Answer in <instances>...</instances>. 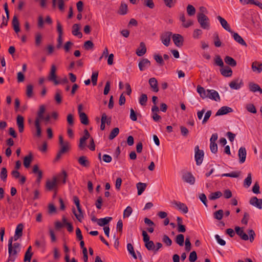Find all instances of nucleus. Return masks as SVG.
Instances as JSON below:
<instances>
[{
  "instance_id": "obj_35",
  "label": "nucleus",
  "mask_w": 262,
  "mask_h": 262,
  "mask_svg": "<svg viewBox=\"0 0 262 262\" xmlns=\"http://www.w3.org/2000/svg\"><path fill=\"white\" fill-rule=\"evenodd\" d=\"M128 10L127 5L123 3H122L119 7L118 13L120 15H125L127 14Z\"/></svg>"
},
{
  "instance_id": "obj_43",
  "label": "nucleus",
  "mask_w": 262,
  "mask_h": 262,
  "mask_svg": "<svg viewBox=\"0 0 262 262\" xmlns=\"http://www.w3.org/2000/svg\"><path fill=\"white\" fill-rule=\"evenodd\" d=\"M33 86L32 84H28L26 89V95L28 98H31L33 95Z\"/></svg>"
},
{
  "instance_id": "obj_51",
  "label": "nucleus",
  "mask_w": 262,
  "mask_h": 262,
  "mask_svg": "<svg viewBox=\"0 0 262 262\" xmlns=\"http://www.w3.org/2000/svg\"><path fill=\"white\" fill-rule=\"evenodd\" d=\"M0 177L4 182L6 181L7 177V170L5 167H3L1 169Z\"/></svg>"
},
{
  "instance_id": "obj_34",
  "label": "nucleus",
  "mask_w": 262,
  "mask_h": 262,
  "mask_svg": "<svg viewBox=\"0 0 262 262\" xmlns=\"http://www.w3.org/2000/svg\"><path fill=\"white\" fill-rule=\"evenodd\" d=\"M225 63L232 67H234L236 66L237 63L236 60L232 57L227 56L224 58Z\"/></svg>"
},
{
  "instance_id": "obj_53",
  "label": "nucleus",
  "mask_w": 262,
  "mask_h": 262,
  "mask_svg": "<svg viewBox=\"0 0 262 262\" xmlns=\"http://www.w3.org/2000/svg\"><path fill=\"white\" fill-rule=\"evenodd\" d=\"M24 226L22 224H18L16 228L15 229V233L16 235H18L20 236H21L23 235V230Z\"/></svg>"
},
{
  "instance_id": "obj_18",
  "label": "nucleus",
  "mask_w": 262,
  "mask_h": 262,
  "mask_svg": "<svg viewBox=\"0 0 262 262\" xmlns=\"http://www.w3.org/2000/svg\"><path fill=\"white\" fill-rule=\"evenodd\" d=\"M4 8L6 14L7 18H6L5 16H3V21L1 24V28H3V26H6L8 24V21L9 19V11L8 8L7 3H6L4 5Z\"/></svg>"
},
{
  "instance_id": "obj_24",
  "label": "nucleus",
  "mask_w": 262,
  "mask_h": 262,
  "mask_svg": "<svg viewBox=\"0 0 262 262\" xmlns=\"http://www.w3.org/2000/svg\"><path fill=\"white\" fill-rule=\"evenodd\" d=\"M17 125L18 126V130L20 133H22L24 129V117L20 115L17 117Z\"/></svg>"
},
{
  "instance_id": "obj_20",
  "label": "nucleus",
  "mask_w": 262,
  "mask_h": 262,
  "mask_svg": "<svg viewBox=\"0 0 262 262\" xmlns=\"http://www.w3.org/2000/svg\"><path fill=\"white\" fill-rule=\"evenodd\" d=\"M248 86L250 91L253 93L258 92L260 94H262V89L259 86L258 84L252 82H250L249 83Z\"/></svg>"
},
{
  "instance_id": "obj_23",
  "label": "nucleus",
  "mask_w": 262,
  "mask_h": 262,
  "mask_svg": "<svg viewBox=\"0 0 262 262\" xmlns=\"http://www.w3.org/2000/svg\"><path fill=\"white\" fill-rule=\"evenodd\" d=\"M209 90H205V89L200 85L197 86V92L200 94L202 99L207 98Z\"/></svg>"
},
{
  "instance_id": "obj_10",
  "label": "nucleus",
  "mask_w": 262,
  "mask_h": 262,
  "mask_svg": "<svg viewBox=\"0 0 262 262\" xmlns=\"http://www.w3.org/2000/svg\"><path fill=\"white\" fill-rule=\"evenodd\" d=\"M57 183L56 178H53L52 180H48L46 182V188L49 191L57 189Z\"/></svg>"
},
{
  "instance_id": "obj_32",
  "label": "nucleus",
  "mask_w": 262,
  "mask_h": 262,
  "mask_svg": "<svg viewBox=\"0 0 262 262\" xmlns=\"http://www.w3.org/2000/svg\"><path fill=\"white\" fill-rule=\"evenodd\" d=\"M79 213H77L74 208H73V213L75 215L76 218L81 222L82 219L83 218L82 209L80 207V205L77 207Z\"/></svg>"
},
{
  "instance_id": "obj_47",
  "label": "nucleus",
  "mask_w": 262,
  "mask_h": 262,
  "mask_svg": "<svg viewBox=\"0 0 262 262\" xmlns=\"http://www.w3.org/2000/svg\"><path fill=\"white\" fill-rule=\"evenodd\" d=\"M246 108L247 110L251 113L256 114L257 112L256 109L254 105V104L252 103H249L246 105Z\"/></svg>"
},
{
  "instance_id": "obj_28",
  "label": "nucleus",
  "mask_w": 262,
  "mask_h": 262,
  "mask_svg": "<svg viewBox=\"0 0 262 262\" xmlns=\"http://www.w3.org/2000/svg\"><path fill=\"white\" fill-rule=\"evenodd\" d=\"M220 72L223 76L226 77H231L232 75V69L228 66H226L225 68L221 69Z\"/></svg>"
},
{
  "instance_id": "obj_1",
  "label": "nucleus",
  "mask_w": 262,
  "mask_h": 262,
  "mask_svg": "<svg viewBox=\"0 0 262 262\" xmlns=\"http://www.w3.org/2000/svg\"><path fill=\"white\" fill-rule=\"evenodd\" d=\"M235 231L236 233L241 237V238L244 240L247 241L249 239L251 242H252L254 239V237L255 236V232L252 229H250L248 230V233L249 235V237L248 235L244 232L243 229L239 227H236L235 228Z\"/></svg>"
},
{
  "instance_id": "obj_30",
  "label": "nucleus",
  "mask_w": 262,
  "mask_h": 262,
  "mask_svg": "<svg viewBox=\"0 0 262 262\" xmlns=\"http://www.w3.org/2000/svg\"><path fill=\"white\" fill-rule=\"evenodd\" d=\"M12 24L13 29L16 33L20 31L19 23L16 15H14L13 17Z\"/></svg>"
},
{
  "instance_id": "obj_63",
  "label": "nucleus",
  "mask_w": 262,
  "mask_h": 262,
  "mask_svg": "<svg viewBox=\"0 0 262 262\" xmlns=\"http://www.w3.org/2000/svg\"><path fill=\"white\" fill-rule=\"evenodd\" d=\"M67 120L68 123L70 126H73L74 123V116L73 114H68L67 116Z\"/></svg>"
},
{
  "instance_id": "obj_36",
  "label": "nucleus",
  "mask_w": 262,
  "mask_h": 262,
  "mask_svg": "<svg viewBox=\"0 0 262 262\" xmlns=\"http://www.w3.org/2000/svg\"><path fill=\"white\" fill-rule=\"evenodd\" d=\"M33 157L31 153H30L29 155L26 156L24 159V165L26 168L29 167L30 163L32 161Z\"/></svg>"
},
{
  "instance_id": "obj_29",
  "label": "nucleus",
  "mask_w": 262,
  "mask_h": 262,
  "mask_svg": "<svg viewBox=\"0 0 262 262\" xmlns=\"http://www.w3.org/2000/svg\"><path fill=\"white\" fill-rule=\"evenodd\" d=\"M251 68L253 72L260 73L262 71V63H259L256 61H254L252 63Z\"/></svg>"
},
{
  "instance_id": "obj_45",
  "label": "nucleus",
  "mask_w": 262,
  "mask_h": 262,
  "mask_svg": "<svg viewBox=\"0 0 262 262\" xmlns=\"http://www.w3.org/2000/svg\"><path fill=\"white\" fill-rule=\"evenodd\" d=\"M223 214H224L223 210L222 209H220V210H219L215 211V212H214L213 216L215 219H216L217 220H221L223 218Z\"/></svg>"
},
{
  "instance_id": "obj_40",
  "label": "nucleus",
  "mask_w": 262,
  "mask_h": 262,
  "mask_svg": "<svg viewBox=\"0 0 262 262\" xmlns=\"http://www.w3.org/2000/svg\"><path fill=\"white\" fill-rule=\"evenodd\" d=\"M222 195V193L221 191H216L212 192L208 196V198L210 200H215Z\"/></svg>"
},
{
  "instance_id": "obj_62",
  "label": "nucleus",
  "mask_w": 262,
  "mask_h": 262,
  "mask_svg": "<svg viewBox=\"0 0 262 262\" xmlns=\"http://www.w3.org/2000/svg\"><path fill=\"white\" fill-rule=\"evenodd\" d=\"M116 228L117 231L121 235L123 232V222L121 220L118 221Z\"/></svg>"
},
{
  "instance_id": "obj_4",
  "label": "nucleus",
  "mask_w": 262,
  "mask_h": 262,
  "mask_svg": "<svg viewBox=\"0 0 262 262\" xmlns=\"http://www.w3.org/2000/svg\"><path fill=\"white\" fill-rule=\"evenodd\" d=\"M56 70L55 65L52 64L48 77V80L53 82L55 85L59 84V81L57 79V76L56 74Z\"/></svg>"
},
{
  "instance_id": "obj_37",
  "label": "nucleus",
  "mask_w": 262,
  "mask_h": 262,
  "mask_svg": "<svg viewBox=\"0 0 262 262\" xmlns=\"http://www.w3.org/2000/svg\"><path fill=\"white\" fill-rule=\"evenodd\" d=\"M175 242L180 246H183L184 242V236L182 234L177 235L175 238Z\"/></svg>"
},
{
  "instance_id": "obj_64",
  "label": "nucleus",
  "mask_w": 262,
  "mask_h": 262,
  "mask_svg": "<svg viewBox=\"0 0 262 262\" xmlns=\"http://www.w3.org/2000/svg\"><path fill=\"white\" fill-rule=\"evenodd\" d=\"M197 254L195 251H193L190 253L189 260L190 262H194L197 259Z\"/></svg>"
},
{
  "instance_id": "obj_33",
  "label": "nucleus",
  "mask_w": 262,
  "mask_h": 262,
  "mask_svg": "<svg viewBox=\"0 0 262 262\" xmlns=\"http://www.w3.org/2000/svg\"><path fill=\"white\" fill-rule=\"evenodd\" d=\"M138 190V195H141L145 190L147 187V184L142 182H139L136 184Z\"/></svg>"
},
{
  "instance_id": "obj_5",
  "label": "nucleus",
  "mask_w": 262,
  "mask_h": 262,
  "mask_svg": "<svg viewBox=\"0 0 262 262\" xmlns=\"http://www.w3.org/2000/svg\"><path fill=\"white\" fill-rule=\"evenodd\" d=\"M195 160L196 161V164L198 165H200L202 164L203 157H204V151L202 150H200L199 146L197 145L195 147Z\"/></svg>"
},
{
  "instance_id": "obj_56",
  "label": "nucleus",
  "mask_w": 262,
  "mask_h": 262,
  "mask_svg": "<svg viewBox=\"0 0 262 262\" xmlns=\"http://www.w3.org/2000/svg\"><path fill=\"white\" fill-rule=\"evenodd\" d=\"M69 143L67 142L64 143V144L60 145V149L59 151L63 154L67 152L69 149Z\"/></svg>"
},
{
  "instance_id": "obj_15",
  "label": "nucleus",
  "mask_w": 262,
  "mask_h": 262,
  "mask_svg": "<svg viewBox=\"0 0 262 262\" xmlns=\"http://www.w3.org/2000/svg\"><path fill=\"white\" fill-rule=\"evenodd\" d=\"M150 61L147 58L142 59L139 62L138 66L141 71L145 70L146 69L150 67Z\"/></svg>"
},
{
  "instance_id": "obj_61",
  "label": "nucleus",
  "mask_w": 262,
  "mask_h": 262,
  "mask_svg": "<svg viewBox=\"0 0 262 262\" xmlns=\"http://www.w3.org/2000/svg\"><path fill=\"white\" fill-rule=\"evenodd\" d=\"M133 212V209L131 207L127 206L126 208L124 210L123 212V217H127L130 216Z\"/></svg>"
},
{
  "instance_id": "obj_42",
  "label": "nucleus",
  "mask_w": 262,
  "mask_h": 262,
  "mask_svg": "<svg viewBox=\"0 0 262 262\" xmlns=\"http://www.w3.org/2000/svg\"><path fill=\"white\" fill-rule=\"evenodd\" d=\"M213 39L214 46L216 47H220L221 46L222 42L220 40L219 34L217 32H215L213 34Z\"/></svg>"
},
{
  "instance_id": "obj_60",
  "label": "nucleus",
  "mask_w": 262,
  "mask_h": 262,
  "mask_svg": "<svg viewBox=\"0 0 262 262\" xmlns=\"http://www.w3.org/2000/svg\"><path fill=\"white\" fill-rule=\"evenodd\" d=\"M202 33V31L201 29H196L193 31V37L195 39H199L200 38V36Z\"/></svg>"
},
{
  "instance_id": "obj_44",
  "label": "nucleus",
  "mask_w": 262,
  "mask_h": 262,
  "mask_svg": "<svg viewBox=\"0 0 262 262\" xmlns=\"http://www.w3.org/2000/svg\"><path fill=\"white\" fill-rule=\"evenodd\" d=\"M196 12L195 8L191 5H188L187 7V13L189 16H193Z\"/></svg>"
},
{
  "instance_id": "obj_59",
  "label": "nucleus",
  "mask_w": 262,
  "mask_h": 262,
  "mask_svg": "<svg viewBox=\"0 0 262 262\" xmlns=\"http://www.w3.org/2000/svg\"><path fill=\"white\" fill-rule=\"evenodd\" d=\"M154 59L156 61V62L159 63L160 65L163 66L164 63L163 58L162 57L158 54L154 55Z\"/></svg>"
},
{
  "instance_id": "obj_13",
  "label": "nucleus",
  "mask_w": 262,
  "mask_h": 262,
  "mask_svg": "<svg viewBox=\"0 0 262 262\" xmlns=\"http://www.w3.org/2000/svg\"><path fill=\"white\" fill-rule=\"evenodd\" d=\"M183 181L190 185H193L195 183V178L190 172H187L182 176Z\"/></svg>"
},
{
  "instance_id": "obj_8",
  "label": "nucleus",
  "mask_w": 262,
  "mask_h": 262,
  "mask_svg": "<svg viewBox=\"0 0 262 262\" xmlns=\"http://www.w3.org/2000/svg\"><path fill=\"white\" fill-rule=\"evenodd\" d=\"M172 39L174 45L178 47H181L183 45L184 38L179 34H173Z\"/></svg>"
},
{
  "instance_id": "obj_27",
  "label": "nucleus",
  "mask_w": 262,
  "mask_h": 262,
  "mask_svg": "<svg viewBox=\"0 0 262 262\" xmlns=\"http://www.w3.org/2000/svg\"><path fill=\"white\" fill-rule=\"evenodd\" d=\"M80 27L78 24H75L72 27V34L74 36H77L78 38H81L82 37V34L79 31Z\"/></svg>"
},
{
  "instance_id": "obj_6",
  "label": "nucleus",
  "mask_w": 262,
  "mask_h": 262,
  "mask_svg": "<svg viewBox=\"0 0 262 262\" xmlns=\"http://www.w3.org/2000/svg\"><path fill=\"white\" fill-rule=\"evenodd\" d=\"M57 23V31L58 34V38H57V42L58 43L57 45V48L59 49L62 43V36L63 34V30H62V27L60 23V22L57 20L56 21Z\"/></svg>"
},
{
  "instance_id": "obj_21",
  "label": "nucleus",
  "mask_w": 262,
  "mask_h": 262,
  "mask_svg": "<svg viewBox=\"0 0 262 262\" xmlns=\"http://www.w3.org/2000/svg\"><path fill=\"white\" fill-rule=\"evenodd\" d=\"M146 51L145 44L143 42H141L139 47L136 50V53L138 56H142L146 53Z\"/></svg>"
},
{
  "instance_id": "obj_25",
  "label": "nucleus",
  "mask_w": 262,
  "mask_h": 262,
  "mask_svg": "<svg viewBox=\"0 0 262 262\" xmlns=\"http://www.w3.org/2000/svg\"><path fill=\"white\" fill-rule=\"evenodd\" d=\"M148 82L153 92H158L159 91L158 81L155 78H150Z\"/></svg>"
},
{
  "instance_id": "obj_55",
  "label": "nucleus",
  "mask_w": 262,
  "mask_h": 262,
  "mask_svg": "<svg viewBox=\"0 0 262 262\" xmlns=\"http://www.w3.org/2000/svg\"><path fill=\"white\" fill-rule=\"evenodd\" d=\"M252 183V176L251 173H249L247 177L244 180V185L248 187L250 186Z\"/></svg>"
},
{
  "instance_id": "obj_12",
  "label": "nucleus",
  "mask_w": 262,
  "mask_h": 262,
  "mask_svg": "<svg viewBox=\"0 0 262 262\" xmlns=\"http://www.w3.org/2000/svg\"><path fill=\"white\" fill-rule=\"evenodd\" d=\"M250 204L258 208L261 209L262 208V199H258L256 196H253L251 198L249 201Z\"/></svg>"
},
{
  "instance_id": "obj_19",
  "label": "nucleus",
  "mask_w": 262,
  "mask_h": 262,
  "mask_svg": "<svg viewBox=\"0 0 262 262\" xmlns=\"http://www.w3.org/2000/svg\"><path fill=\"white\" fill-rule=\"evenodd\" d=\"M207 98L216 101H220V97L218 92L214 90H209Z\"/></svg>"
},
{
  "instance_id": "obj_57",
  "label": "nucleus",
  "mask_w": 262,
  "mask_h": 262,
  "mask_svg": "<svg viewBox=\"0 0 262 262\" xmlns=\"http://www.w3.org/2000/svg\"><path fill=\"white\" fill-rule=\"evenodd\" d=\"M147 101V97L146 94H143L139 98V103L141 105H145Z\"/></svg>"
},
{
  "instance_id": "obj_46",
  "label": "nucleus",
  "mask_w": 262,
  "mask_h": 262,
  "mask_svg": "<svg viewBox=\"0 0 262 262\" xmlns=\"http://www.w3.org/2000/svg\"><path fill=\"white\" fill-rule=\"evenodd\" d=\"M46 110L45 106L43 105H40L39 107V111L37 113V118L39 119H43V113H45Z\"/></svg>"
},
{
  "instance_id": "obj_58",
  "label": "nucleus",
  "mask_w": 262,
  "mask_h": 262,
  "mask_svg": "<svg viewBox=\"0 0 262 262\" xmlns=\"http://www.w3.org/2000/svg\"><path fill=\"white\" fill-rule=\"evenodd\" d=\"M211 114L212 111L211 110H208L206 112L202 122L203 124H205L208 121Z\"/></svg>"
},
{
  "instance_id": "obj_52",
  "label": "nucleus",
  "mask_w": 262,
  "mask_h": 262,
  "mask_svg": "<svg viewBox=\"0 0 262 262\" xmlns=\"http://www.w3.org/2000/svg\"><path fill=\"white\" fill-rule=\"evenodd\" d=\"M54 98L58 104L61 103L62 101V97L61 96V91L59 90H56Z\"/></svg>"
},
{
  "instance_id": "obj_31",
  "label": "nucleus",
  "mask_w": 262,
  "mask_h": 262,
  "mask_svg": "<svg viewBox=\"0 0 262 262\" xmlns=\"http://www.w3.org/2000/svg\"><path fill=\"white\" fill-rule=\"evenodd\" d=\"M112 220L113 218L112 217L108 216L105 217L104 218L99 219L98 221V225L100 226H103L104 227Z\"/></svg>"
},
{
  "instance_id": "obj_22",
  "label": "nucleus",
  "mask_w": 262,
  "mask_h": 262,
  "mask_svg": "<svg viewBox=\"0 0 262 262\" xmlns=\"http://www.w3.org/2000/svg\"><path fill=\"white\" fill-rule=\"evenodd\" d=\"M232 34L233 37L235 41L238 42L239 44L247 47V45L243 38L237 33L233 31L232 33H230Z\"/></svg>"
},
{
  "instance_id": "obj_50",
  "label": "nucleus",
  "mask_w": 262,
  "mask_h": 262,
  "mask_svg": "<svg viewBox=\"0 0 262 262\" xmlns=\"http://www.w3.org/2000/svg\"><path fill=\"white\" fill-rule=\"evenodd\" d=\"M162 242L167 246H170L172 243L171 239L166 234L163 236Z\"/></svg>"
},
{
  "instance_id": "obj_9",
  "label": "nucleus",
  "mask_w": 262,
  "mask_h": 262,
  "mask_svg": "<svg viewBox=\"0 0 262 262\" xmlns=\"http://www.w3.org/2000/svg\"><path fill=\"white\" fill-rule=\"evenodd\" d=\"M243 85V80L239 78L231 81L229 84L230 88L232 90H239Z\"/></svg>"
},
{
  "instance_id": "obj_26",
  "label": "nucleus",
  "mask_w": 262,
  "mask_h": 262,
  "mask_svg": "<svg viewBox=\"0 0 262 262\" xmlns=\"http://www.w3.org/2000/svg\"><path fill=\"white\" fill-rule=\"evenodd\" d=\"M78 162L80 165L84 167H89L90 165V163L86 156L80 157L78 159Z\"/></svg>"
},
{
  "instance_id": "obj_2",
  "label": "nucleus",
  "mask_w": 262,
  "mask_h": 262,
  "mask_svg": "<svg viewBox=\"0 0 262 262\" xmlns=\"http://www.w3.org/2000/svg\"><path fill=\"white\" fill-rule=\"evenodd\" d=\"M12 242L13 237H11L9 238L8 241V253L9 255L7 262H9V261H14L16 257V255L18 252L17 249L13 248Z\"/></svg>"
},
{
  "instance_id": "obj_3",
  "label": "nucleus",
  "mask_w": 262,
  "mask_h": 262,
  "mask_svg": "<svg viewBox=\"0 0 262 262\" xmlns=\"http://www.w3.org/2000/svg\"><path fill=\"white\" fill-rule=\"evenodd\" d=\"M197 19L201 27L204 29L208 30L210 27L209 20L208 17L205 14L197 15Z\"/></svg>"
},
{
  "instance_id": "obj_7",
  "label": "nucleus",
  "mask_w": 262,
  "mask_h": 262,
  "mask_svg": "<svg viewBox=\"0 0 262 262\" xmlns=\"http://www.w3.org/2000/svg\"><path fill=\"white\" fill-rule=\"evenodd\" d=\"M172 35L171 32H165L161 34L160 36V39L162 42L166 47L169 45L170 41L171 36Z\"/></svg>"
},
{
  "instance_id": "obj_38",
  "label": "nucleus",
  "mask_w": 262,
  "mask_h": 262,
  "mask_svg": "<svg viewBox=\"0 0 262 262\" xmlns=\"http://www.w3.org/2000/svg\"><path fill=\"white\" fill-rule=\"evenodd\" d=\"M35 126L36 129V135L37 137L39 138L41 135V129L40 126L39 120L38 118H36L35 121Z\"/></svg>"
},
{
  "instance_id": "obj_54",
  "label": "nucleus",
  "mask_w": 262,
  "mask_h": 262,
  "mask_svg": "<svg viewBox=\"0 0 262 262\" xmlns=\"http://www.w3.org/2000/svg\"><path fill=\"white\" fill-rule=\"evenodd\" d=\"M145 246L148 250L153 251L154 252L155 246L153 241H149L145 244Z\"/></svg>"
},
{
  "instance_id": "obj_39",
  "label": "nucleus",
  "mask_w": 262,
  "mask_h": 262,
  "mask_svg": "<svg viewBox=\"0 0 262 262\" xmlns=\"http://www.w3.org/2000/svg\"><path fill=\"white\" fill-rule=\"evenodd\" d=\"M80 122L84 125H88L89 124V119L87 115L85 113H80L79 114Z\"/></svg>"
},
{
  "instance_id": "obj_11",
  "label": "nucleus",
  "mask_w": 262,
  "mask_h": 262,
  "mask_svg": "<svg viewBox=\"0 0 262 262\" xmlns=\"http://www.w3.org/2000/svg\"><path fill=\"white\" fill-rule=\"evenodd\" d=\"M217 19L220 21L222 27L226 31L230 33H232L233 31L231 29L230 25L226 19L222 17L221 16H217Z\"/></svg>"
},
{
  "instance_id": "obj_41",
  "label": "nucleus",
  "mask_w": 262,
  "mask_h": 262,
  "mask_svg": "<svg viewBox=\"0 0 262 262\" xmlns=\"http://www.w3.org/2000/svg\"><path fill=\"white\" fill-rule=\"evenodd\" d=\"M240 174V171H232L230 173H223L221 175V177L238 178Z\"/></svg>"
},
{
  "instance_id": "obj_48",
  "label": "nucleus",
  "mask_w": 262,
  "mask_h": 262,
  "mask_svg": "<svg viewBox=\"0 0 262 262\" xmlns=\"http://www.w3.org/2000/svg\"><path fill=\"white\" fill-rule=\"evenodd\" d=\"M214 63L219 67H223L224 66V62L220 55L215 56L214 58Z\"/></svg>"
},
{
  "instance_id": "obj_17",
  "label": "nucleus",
  "mask_w": 262,
  "mask_h": 262,
  "mask_svg": "<svg viewBox=\"0 0 262 262\" xmlns=\"http://www.w3.org/2000/svg\"><path fill=\"white\" fill-rule=\"evenodd\" d=\"M233 112V109L231 107L227 106L221 107L216 113L215 116H221L226 115L229 113Z\"/></svg>"
},
{
  "instance_id": "obj_16",
  "label": "nucleus",
  "mask_w": 262,
  "mask_h": 262,
  "mask_svg": "<svg viewBox=\"0 0 262 262\" xmlns=\"http://www.w3.org/2000/svg\"><path fill=\"white\" fill-rule=\"evenodd\" d=\"M247 156V151L245 147H241L238 149V156L239 159V163H243L245 162Z\"/></svg>"
},
{
  "instance_id": "obj_49",
  "label": "nucleus",
  "mask_w": 262,
  "mask_h": 262,
  "mask_svg": "<svg viewBox=\"0 0 262 262\" xmlns=\"http://www.w3.org/2000/svg\"><path fill=\"white\" fill-rule=\"evenodd\" d=\"M94 43L91 40L86 41L83 45V47L86 50L92 49L94 48Z\"/></svg>"
},
{
  "instance_id": "obj_14",
  "label": "nucleus",
  "mask_w": 262,
  "mask_h": 262,
  "mask_svg": "<svg viewBox=\"0 0 262 262\" xmlns=\"http://www.w3.org/2000/svg\"><path fill=\"white\" fill-rule=\"evenodd\" d=\"M172 204L177 207L179 210L181 211L183 213H187L188 212V207L184 203L174 201L172 202Z\"/></svg>"
}]
</instances>
